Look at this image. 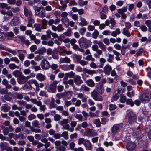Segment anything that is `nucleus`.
Returning <instances> with one entry per match:
<instances>
[{"instance_id":"obj_26","label":"nucleus","mask_w":151,"mask_h":151,"mask_svg":"<svg viewBox=\"0 0 151 151\" xmlns=\"http://www.w3.org/2000/svg\"><path fill=\"white\" fill-rule=\"evenodd\" d=\"M72 95V93L71 91L64 92L63 93V97L65 98L69 99Z\"/></svg>"},{"instance_id":"obj_20","label":"nucleus","mask_w":151,"mask_h":151,"mask_svg":"<svg viewBox=\"0 0 151 151\" xmlns=\"http://www.w3.org/2000/svg\"><path fill=\"white\" fill-rule=\"evenodd\" d=\"M10 109V107L7 104H4L1 108V110L4 112H8Z\"/></svg>"},{"instance_id":"obj_38","label":"nucleus","mask_w":151,"mask_h":151,"mask_svg":"<svg viewBox=\"0 0 151 151\" xmlns=\"http://www.w3.org/2000/svg\"><path fill=\"white\" fill-rule=\"evenodd\" d=\"M35 12V14L37 16H40V13L39 12L41 9L40 7H38L36 6H34Z\"/></svg>"},{"instance_id":"obj_29","label":"nucleus","mask_w":151,"mask_h":151,"mask_svg":"<svg viewBox=\"0 0 151 151\" xmlns=\"http://www.w3.org/2000/svg\"><path fill=\"white\" fill-rule=\"evenodd\" d=\"M0 8L1 9L5 8L7 10H9L11 8V7L8 6V4L5 3H0Z\"/></svg>"},{"instance_id":"obj_43","label":"nucleus","mask_w":151,"mask_h":151,"mask_svg":"<svg viewBox=\"0 0 151 151\" xmlns=\"http://www.w3.org/2000/svg\"><path fill=\"white\" fill-rule=\"evenodd\" d=\"M55 100L53 98H51V101L50 104V108H55V107L56 104L55 103Z\"/></svg>"},{"instance_id":"obj_3","label":"nucleus","mask_w":151,"mask_h":151,"mask_svg":"<svg viewBox=\"0 0 151 151\" xmlns=\"http://www.w3.org/2000/svg\"><path fill=\"white\" fill-rule=\"evenodd\" d=\"M151 98V93L147 92L142 94L139 96V99L142 102L145 103L148 102Z\"/></svg>"},{"instance_id":"obj_57","label":"nucleus","mask_w":151,"mask_h":151,"mask_svg":"<svg viewBox=\"0 0 151 151\" xmlns=\"http://www.w3.org/2000/svg\"><path fill=\"white\" fill-rule=\"evenodd\" d=\"M10 60L12 62H14L17 63H19L20 61L16 57H12L10 58Z\"/></svg>"},{"instance_id":"obj_33","label":"nucleus","mask_w":151,"mask_h":151,"mask_svg":"<svg viewBox=\"0 0 151 151\" xmlns=\"http://www.w3.org/2000/svg\"><path fill=\"white\" fill-rule=\"evenodd\" d=\"M120 29L119 28H117L116 30L113 31L111 33V35L113 37H116L118 34H120Z\"/></svg>"},{"instance_id":"obj_9","label":"nucleus","mask_w":151,"mask_h":151,"mask_svg":"<svg viewBox=\"0 0 151 151\" xmlns=\"http://www.w3.org/2000/svg\"><path fill=\"white\" fill-rule=\"evenodd\" d=\"M19 18L17 16H14L10 21V24L11 26H14L17 25L19 22Z\"/></svg>"},{"instance_id":"obj_18","label":"nucleus","mask_w":151,"mask_h":151,"mask_svg":"<svg viewBox=\"0 0 151 151\" xmlns=\"http://www.w3.org/2000/svg\"><path fill=\"white\" fill-rule=\"evenodd\" d=\"M44 120L45 123L47 124L45 126V127L47 129L51 128L52 127L51 124L52 122L51 119L50 118H46Z\"/></svg>"},{"instance_id":"obj_49","label":"nucleus","mask_w":151,"mask_h":151,"mask_svg":"<svg viewBox=\"0 0 151 151\" xmlns=\"http://www.w3.org/2000/svg\"><path fill=\"white\" fill-rule=\"evenodd\" d=\"M91 94L92 97L94 99L96 98V97L98 94L97 92L95 90H93V91L91 93Z\"/></svg>"},{"instance_id":"obj_45","label":"nucleus","mask_w":151,"mask_h":151,"mask_svg":"<svg viewBox=\"0 0 151 151\" xmlns=\"http://www.w3.org/2000/svg\"><path fill=\"white\" fill-rule=\"evenodd\" d=\"M121 53L122 55H124L125 54V50L127 48H129V46H122L121 47Z\"/></svg>"},{"instance_id":"obj_11","label":"nucleus","mask_w":151,"mask_h":151,"mask_svg":"<svg viewBox=\"0 0 151 151\" xmlns=\"http://www.w3.org/2000/svg\"><path fill=\"white\" fill-rule=\"evenodd\" d=\"M84 134L86 136H95L97 135V133L92 129H89L86 132H84Z\"/></svg>"},{"instance_id":"obj_16","label":"nucleus","mask_w":151,"mask_h":151,"mask_svg":"<svg viewBox=\"0 0 151 151\" xmlns=\"http://www.w3.org/2000/svg\"><path fill=\"white\" fill-rule=\"evenodd\" d=\"M73 81L76 84L79 85L82 83L81 77L78 75H76L73 78Z\"/></svg>"},{"instance_id":"obj_34","label":"nucleus","mask_w":151,"mask_h":151,"mask_svg":"<svg viewBox=\"0 0 151 151\" xmlns=\"http://www.w3.org/2000/svg\"><path fill=\"white\" fill-rule=\"evenodd\" d=\"M98 46L102 50L104 51H106V47L105 45L101 42L99 41L98 43Z\"/></svg>"},{"instance_id":"obj_48","label":"nucleus","mask_w":151,"mask_h":151,"mask_svg":"<svg viewBox=\"0 0 151 151\" xmlns=\"http://www.w3.org/2000/svg\"><path fill=\"white\" fill-rule=\"evenodd\" d=\"M126 103L128 105H130L131 106H132L134 104V103L131 99H128L126 101Z\"/></svg>"},{"instance_id":"obj_61","label":"nucleus","mask_w":151,"mask_h":151,"mask_svg":"<svg viewBox=\"0 0 151 151\" xmlns=\"http://www.w3.org/2000/svg\"><path fill=\"white\" fill-rule=\"evenodd\" d=\"M119 101L121 103H125L127 101L126 97L123 95L121 96L120 98Z\"/></svg>"},{"instance_id":"obj_7","label":"nucleus","mask_w":151,"mask_h":151,"mask_svg":"<svg viewBox=\"0 0 151 151\" xmlns=\"http://www.w3.org/2000/svg\"><path fill=\"white\" fill-rule=\"evenodd\" d=\"M136 146L135 143L130 141L127 143L126 148L128 151H133L135 149Z\"/></svg>"},{"instance_id":"obj_25","label":"nucleus","mask_w":151,"mask_h":151,"mask_svg":"<svg viewBox=\"0 0 151 151\" xmlns=\"http://www.w3.org/2000/svg\"><path fill=\"white\" fill-rule=\"evenodd\" d=\"M86 83L88 86L90 87H93L95 85L94 81L91 79L88 80L86 81Z\"/></svg>"},{"instance_id":"obj_28","label":"nucleus","mask_w":151,"mask_h":151,"mask_svg":"<svg viewBox=\"0 0 151 151\" xmlns=\"http://www.w3.org/2000/svg\"><path fill=\"white\" fill-rule=\"evenodd\" d=\"M5 99L7 101H10L12 99V94L11 92H8L4 96Z\"/></svg>"},{"instance_id":"obj_36","label":"nucleus","mask_w":151,"mask_h":151,"mask_svg":"<svg viewBox=\"0 0 151 151\" xmlns=\"http://www.w3.org/2000/svg\"><path fill=\"white\" fill-rule=\"evenodd\" d=\"M32 124L34 127L36 128L40 127V124L39 122L36 120L33 121L32 122Z\"/></svg>"},{"instance_id":"obj_44","label":"nucleus","mask_w":151,"mask_h":151,"mask_svg":"<svg viewBox=\"0 0 151 151\" xmlns=\"http://www.w3.org/2000/svg\"><path fill=\"white\" fill-rule=\"evenodd\" d=\"M127 8L126 7H124L121 9H119L117 10L119 14H122L127 11Z\"/></svg>"},{"instance_id":"obj_27","label":"nucleus","mask_w":151,"mask_h":151,"mask_svg":"<svg viewBox=\"0 0 151 151\" xmlns=\"http://www.w3.org/2000/svg\"><path fill=\"white\" fill-rule=\"evenodd\" d=\"M60 3L62 5V6H60L59 7V9L62 11L65 10L67 6V5L66 4V3L65 1H60Z\"/></svg>"},{"instance_id":"obj_35","label":"nucleus","mask_w":151,"mask_h":151,"mask_svg":"<svg viewBox=\"0 0 151 151\" xmlns=\"http://www.w3.org/2000/svg\"><path fill=\"white\" fill-rule=\"evenodd\" d=\"M63 83L65 85L69 84L70 85H71L73 86L74 85L73 81L72 79H70L68 81L64 80L63 81Z\"/></svg>"},{"instance_id":"obj_10","label":"nucleus","mask_w":151,"mask_h":151,"mask_svg":"<svg viewBox=\"0 0 151 151\" xmlns=\"http://www.w3.org/2000/svg\"><path fill=\"white\" fill-rule=\"evenodd\" d=\"M122 126L123 124L122 123L114 124L111 129L112 132L113 133H115L118 130L122 127Z\"/></svg>"},{"instance_id":"obj_6","label":"nucleus","mask_w":151,"mask_h":151,"mask_svg":"<svg viewBox=\"0 0 151 151\" xmlns=\"http://www.w3.org/2000/svg\"><path fill=\"white\" fill-rule=\"evenodd\" d=\"M69 122V120L67 119H64L59 121L58 123L60 126L63 127L65 129H68L70 127V125L68 124Z\"/></svg>"},{"instance_id":"obj_62","label":"nucleus","mask_w":151,"mask_h":151,"mask_svg":"<svg viewBox=\"0 0 151 151\" xmlns=\"http://www.w3.org/2000/svg\"><path fill=\"white\" fill-rule=\"evenodd\" d=\"M75 118L80 121H83V116L81 114H76L75 116Z\"/></svg>"},{"instance_id":"obj_15","label":"nucleus","mask_w":151,"mask_h":151,"mask_svg":"<svg viewBox=\"0 0 151 151\" xmlns=\"http://www.w3.org/2000/svg\"><path fill=\"white\" fill-rule=\"evenodd\" d=\"M84 145L86 150H91L92 148V145L90 142L88 140H86L84 143Z\"/></svg>"},{"instance_id":"obj_12","label":"nucleus","mask_w":151,"mask_h":151,"mask_svg":"<svg viewBox=\"0 0 151 151\" xmlns=\"http://www.w3.org/2000/svg\"><path fill=\"white\" fill-rule=\"evenodd\" d=\"M17 51L19 53L18 55V58L21 61H23L24 59L25 56L22 53V52L26 53L27 52L26 50H17Z\"/></svg>"},{"instance_id":"obj_46","label":"nucleus","mask_w":151,"mask_h":151,"mask_svg":"<svg viewBox=\"0 0 151 151\" xmlns=\"http://www.w3.org/2000/svg\"><path fill=\"white\" fill-rule=\"evenodd\" d=\"M23 88V90L26 91L31 90L32 89L30 86L28 85L27 83L24 86Z\"/></svg>"},{"instance_id":"obj_19","label":"nucleus","mask_w":151,"mask_h":151,"mask_svg":"<svg viewBox=\"0 0 151 151\" xmlns=\"http://www.w3.org/2000/svg\"><path fill=\"white\" fill-rule=\"evenodd\" d=\"M36 78L40 82L43 81L46 79V77L45 76L41 73L37 74L36 75Z\"/></svg>"},{"instance_id":"obj_37","label":"nucleus","mask_w":151,"mask_h":151,"mask_svg":"<svg viewBox=\"0 0 151 151\" xmlns=\"http://www.w3.org/2000/svg\"><path fill=\"white\" fill-rule=\"evenodd\" d=\"M73 48L74 49H77L79 51L82 52L83 53L85 51L82 48H80L76 44H74L73 45Z\"/></svg>"},{"instance_id":"obj_2","label":"nucleus","mask_w":151,"mask_h":151,"mask_svg":"<svg viewBox=\"0 0 151 151\" xmlns=\"http://www.w3.org/2000/svg\"><path fill=\"white\" fill-rule=\"evenodd\" d=\"M79 46L81 48L87 49L91 45V42L89 40H86L84 37H82L78 40Z\"/></svg>"},{"instance_id":"obj_17","label":"nucleus","mask_w":151,"mask_h":151,"mask_svg":"<svg viewBox=\"0 0 151 151\" xmlns=\"http://www.w3.org/2000/svg\"><path fill=\"white\" fill-rule=\"evenodd\" d=\"M91 48L92 50L96 51L97 54L99 55H101L102 53V51L101 50L99 49L98 46L97 45H92Z\"/></svg>"},{"instance_id":"obj_50","label":"nucleus","mask_w":151,"mask_h":151,"mask_svg":"<svg viewBox=\"0 0 151 151\" xmlns=\"http://www.w3.org/2000/svg\"><path fill=\"white\" fill-rule=\"evenodd\" d=\"M68 133L67 131H64L62 133L61 136L62 137H64L65 139H67L68 138Z\"/></svg>"},{"instance_id":"obj_60","label":"nucleus","mask_w":151,"mask_h":151,"mask_svg":"<svg viewBox=\"0 0 151 151\" xmlns=\"http://www.w3.org/2000/svg\"><path fill=\"white\" fill-rule=\"evenodd\" d=\"M110 22L111 24V28L112 29L113 27H114V25L116 24V22L113 18H111L110 19Z\"/></svg>"},{"instance_id":"obj_24","label":"nucleus","mask_w":151,"mask_h":151,"mask_svg":"<svg viewBox=\"0 0 151 151\" xmlns=\"http://www.w3.org/2000/svg\"><path fill=\"white\" fill-rule=\"evenodd\" d=\"M80 20L81 22L79 23V25L83 27L88 25V22L86 20L85 18L81 17Z\"/></svg>"},{"instance_id":"obj_59","label":"nucleus","mask_w":151,"mask_h":151,"mask_svg":"<svg viewBox=\"0 0 151 151\" xmlns=\"http://www.w3.org/2000/svg\"><path fill=\"white\" fill-rule=\"evenodd\" d=\"M86 31V29L84 27L81 28L79 29V32L81 35H83Z\"/></svg>"},{"instance_id":"obj_5","label":"nucleus","mask_w":151,"mask_h":151,"mask_svg":"<svg viewBox=\"0 0 151 151\" xmlns=\"http://www.w3.org/2000/svg\"><path fill=\"white\" fill-rule=\"evenodd\" d=\"M127 117L128 122L131 125L135 122L136 121V116L132 111H130L128 114Z\"/></svg>"},{"instance_id":"obj_13","label":"nucleus","mask_w":151,"mask_h":151,"mask_svg":"<svg viewBox=\"0 0 151 151\" xmlns=\"http://www.w3.org/2000/svg\"><path fill=\"white\" fill-rule=\"evenodd\" d=\"M96 87V90L100 94H102L104 91L102 84L100 83H98Z\"/></svg>"},{"instance_id":"obj_1","label":"nucleus","mask_w":151,"mask_h":151,"mask_svg":"<svg viewBox=\"0 0 151 151\" xmlns=\"http://www.w3.org/2000/svg\"><path fill=\"white\" fill-rule=\"evenodd\" d=\"M27 84L29 85L32 89H34V87L36 88V91L38 92L40 90V88H42L44 87V85L42 83L39 84L37 81L35 79H31L27 82Z\"/></svg>"},{"instance_id":"obj_52","label":"nucleus","mask_w":151,"mask_h":151,"mask_svg":"<svg viewBox=\"0 0 151 151\" xmlns=\"http://www.w3.org/2000/svg\"><path fill=\"white\" fill-rule=\"evenodd\" d=\"M99 32L97 30H95L92 34V37L94 39H96L99 35Z\"/></svg>"},{"instance_id":"obj_4","label":"nucleus","mask_w":151,"mask_h":151,"mask_svg":"<svg viewBox=\"0 0 151 151\" xmlns=\"http://www.w3.org/2000/svg\"><path fill=\"white\" fill-rule=\"evenodd\" d=\"M30 101L33 103L36 104L40 107V109L42 111H44L46 109V107L45 105H42V103L40 101H37L36 99L31 98Z\"/></svg>"},{"instance_id":"obj_41","label":"nucleus","mask_w":151,"mask_h":151,"mask_svg":"<svg viewBox=\"0 0 151 151\" xmlns=\"http://www.w3.org/2000/svg\"><path fill=\"white\" fill-rule=\"evenodd\" d=\"M12 74L16 77H19L22 74V73L18 70H16L12 72Z\"/></svg>"},{"instance_id":"obj_63","label":"nucleus","mask_w":151,"mask_h":151,"mask_svg":"<svg viewBox=\"0 0 151 151\" xmlns=\"http://www.w3.org/2000/svg\"><path fill=\"white\" fill-rule=\"evenodd\" d=\"M7 36L9 39V38H12L14 36V34L12 32H8L6 34Z\"/></svg>"},{"instance_id":"obj_39","label":"nucleus","mask_w":151,"mask_h":151,"mask_svg":"<svg viewBox=\"0 0 151 151\" xmlns=\"http://www.w3.org/2000/svg\"><path fill=\"white\" fill-rule=\"evenodd\" d=\"M49 89L51 90V92L52 93H55L56 89V86H55L51 84L49 86Z\"/></svg>"},{"instance_id":"obj_53","label":"nucleus","mask_w":151,"mask_h":151,"mask_svg":"<svg viewBox=\"0 0 151 151\" xmlns=\"http://www.w3.org/2000/svg\"><path fill=\"white\" fill-rule=\"evenodd\" d=\"M74 58L77 60L78 62H79L82 58V56L78 54H75L74 55Z\"/></svg>"},{"instance_id":"obj_42","label":"nucleus","mask_w":151,"mask_h":151,"mask_svg":"<svg viewBox=\"0 0 151 151\" xmlns=\"http://www.w3.org/2000/svg\"><path fill=\"white\" fill-rule=\"evenodd\" d=\"M94 123L96 124L97 127H100L101 126V123L99 119H95L93 122Z\"/></svg>"},{"instance_id":"obj_23","label":"nucleus","mask_w":151,"mask_h":151,"mask_svg":"<svg viewBox=\"0 0 151 151\" xmlns=\"http://www.w3.org/2000/svg\"><path fill=\"white\" fill-rule=\"evenodd\" d=\"M24 14L25 16L27 17L29 16V17L32 16V13L31 11H29L28 10L26 6L24 7Z\"/></svg>"},{"instance_id":"obj_30","label":"nucleus","mask_w":151,"mask_h":151,"mask_svg":"<svg viewBox=\"0 0 151 151\" xmlns=\"http://www.w3.org/2000/svg\"><path fill=\"white\" fill-rule=\"evenodd\" d=\"M83 70L85 73H88L89 74L92 75L93 74H95L96 73V72L94 70H91L87 69L86 68L83 69Z\"/></svg>"},{"instance_id":"obj_64","label":"nucleus","mask_w":151,"mask_h":151,"mask_svg":"<svg viewBox=\"0 0 151 151\" xmlns=\"http://www.w3.org/2000/svg\"><path fill=\"white\" fill-rule=\"evenodd\" d=\"M68 76L70 78H74L75 76V73L73 71H71L69 72L66 73Z\"/></svg>"},{"instance_id":"obj_22","label":"nucleus","mask_w":151,"mask_h":151,"mask_svg":"<svg viewBox=\"0 0 151 151\" xmlns=\"http://www.w3.org/2000/svg\"><path fill=\"white\" fill-rule=\"evenodd\" d=\"M60 60L61 63H69L71 61L70 59L67 57L63 58H60Z\"/></svg>"},{"instance_id":"obj_21","label":"nucleus","mask_w":151,"mask_h":151,"mask_svg":"<svg viewBox=\"0 0 151 151\" xmlns=\"http://www.w3.org/2000/svg\"><path fill=\"white\" fill-rule=\"evenodd\" d=\"M2 84L6 86V88L7 89H10L12 87V86L9 84L8 81L6 79H4L2 80Z\"/></svg>"},{"instance_id":"obj_32","label":"nucleus","mask_w":151,"mask_h":151,"mask_svg":"<svg viewBox=\"0 0 151 151\" xmlns=\"http://www.w3.org/2000/svg\"><path fill=\"white\" fill-rule=\"evenodd\" d=\"M113 53L116 55L115 58L117 61L121 60V58L119 56L120 54L119 52L115 50H114L113 51Z\"/></svg>"},{"instance_id":"obj_47","label":"nucleus","mask_w":151,"mask_h":151,"mask_svg":"<svg viewBox=\"0 0 151 151\" xmlns=\"http://www.w3.org/2000/svg\"><path fill=\"white\" fill-rule=\"evenodd\" d=\"M122 33L127 37H130L131 35L129 32L128 30H126L125 28H124L123 29Z\"/></svg>"},{"instance_id":"obj_56","label":"nucleus","mask_w":151,"mask_h":151,"mask_svg":"<svg viewBox=\"0 0 151 151\" xmlns=\"http://www.w3.org/2000/svg\"><path fill=\"white\" fill-rule=\"evenodd\" d=\"M119 95L116 94L114 95L111 99V101L112 102H114L115 101H116L119 98Z\"/></svg>"},{"instance_id":"obj_31","label":"nucleus","mask_w":151,"mask_h":151,"mask_svg":"<svg viewBox=\"0 0 151 151\" xmlns=\"http://www.w3.org/2000/svg\"><path fill=\"white\" fill-rule=\"evenodd\" d=\"M14 97L19 99H21L23 98L22 94L16 92L14 94Z\"/></svg>"},{"instance_id":"obj_40","label":"nucleus","mask_w":151,"mask_h":151,"mask_svg":"<svg viewBox=\"0 0 151 151\" xmlns=\"http://www.w3.org/2000/svg\"><path fill=\"white\" fill-rule=\"evenodd\" d=\"M9 68L11 70H14V69H18L19 68V66L16 65L14 63H11L9 64Z\"/></svg>"},{"instance_id":"obj_58","label":"nucleus","mask_w":151,"mask_h":151,"mask_svg":"<svg viewBox=\"0 0 151 151\" xmlns=\"http://www.w3.org/2000/svg\"><path fill=\"white\" fill-rule=\"evenodd\" d=\"M84 138H80L78 139V144L79 145L83 144L85 142L86 140Z\"/></svg>"},{"instance_id":"obj_51","label":"nucleus","mask_w":151,"mask_h":151,"mask_svg":"<svg viewBox=\"0 0 151 151\" xmlns=\"http://www.w3.org/2000/svg\"><path fill=\"white\" fill-rule=\"evenodd\" d=\"M114 58V56L111 54H109L107 61L109 63H112Z\"/></svg>"},{"instance_id":"obj_54","label":"nucleus","mask_w":151,"mask_h":151,"mask_svg":"<svg viewBox=\"0 0 151 151\" xmlns=\"http://www.w3.org/2000/svg\"><path fill=\"white\" fill-rule=\"evenodd\" d=\"M22 108V107H18L16 104H14L12 106V109L13 110H18L21 111Z\"/></svg>"},{"instance_id":"obj_8","label":"nucleus","mask_w":151,"mask_h":151,"mask_svg":"<svg viewBox=\"0 0 151 151\" xmlns=\"http://www.w3.org/2000/svg\"><path fill=\"white\" fill-rule=\"evenodd\" d=\"M41 65L42 68L45 70L48 69L50 68V65L46 59L42 60Z\"/></svg>"},{"instance_id":"obj_55","label":"nucleus","mask_w":151,"mask_h":151,"mask_svg":"<svg viewBox=\"0 0 151 151\" xmlns=\"http://www.w3.org/2000/svg\"><path fill=\"white\" fill-rule=\"evenodd\" d=\"M54 118L55 121H58L61 119V117L60 115L56 114L54 115Z\"/></svg>"},{"instance_id":"obj_14","label":"nucleus","mask_w":151,"mask_h":151,"mask_svg":"<svg viewBox=\"0 0 151 151\" xmlns=\"http://www.w3.org/2000/svg\"><path fill=\"white\" fill-rule=\"evenodd\" d=\"M111 70V67L109 65L107 64L104 68L103 71L106 74L109 75Z\"/></svg>"}]
</instances>
